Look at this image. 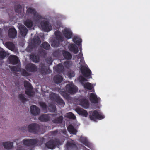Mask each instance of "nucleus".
<instances>
[{
  "instance_id": "nucleus-1",
  "label": "nucleus",
  "mask_w": 150,
  "mask_h": 150,
  "mask_svg": "<svg viewBox=\"0 0 150 150\" xmlns=\"http://www.w3.org/2000/svg\"><path fill=\"white\" fill-rule=\"evenodd\" d=\"M27 13L28 15L31 14L34 20L37 22L41 18L40 16L37 13L34 9L32 8H28L27 10Z\"/></svg>"
},
{
  "instance_id": "nucleus-2",
  "label": "nucleus",
  "mask_w": 150,
  "mask_h": 150,
  "mask_svg": "<svg viewBox=\"0 0 150 150\" xmlns=\"http://www.w3.org/2000/svg\"><path fill=\"white\" fill-rule=\"evenodd\" d=\"M50 97L51 99H54V101H56L58 104L60 105L61 107L64 106V102L58 96L56 95L54 93H51L50 95Z\"/></svg>"
},
{
  "instance_id": "nucleus-3",
  "label": "nucleus",
  "mask_w": 150,
  "mask_h": 150,
  "mask_svg": "<svg viewBox=\"0 0 150 150\" xmlns=\"http://www.w3.org/2000/svg\"><path fill=\"white\" fill-rule=\"evenodd\" d=\"M66 89L68 93L71 94L75 93L78 90L76 87L72 83L67 84L66 86Z\"/></svg>"
},
{
  "instance_id": "nucleus-4",
  "label": "nucleus",
  "mask_w": 150,
  "mask_h": 150,
  "mask_svg": "<svg viewBox=\"0 0 150 150\" xmlns=\"http://www.w3.org/2000/svg\"><path fill=\"white\" fill-rule=\"evenodd\" d=\"M24 86L26 89L25 93L29 96H32L34 94V93L32 91V87L29 82L27 81H24Z\"/></svg>"
},
{
  "instance_id": "nucleus-5",
  "label": "nucleus",
  "mask_w": 150,
  "mask_h": 150,
  "mask_svg": "<svg viewBox=\"0 0 150 150\" xmlns=\"http://www.w3.org/2000/svg\"><path fill=\"white\" fill-rule=\"evenodd\" d=\"M90 118L91 120H94L96 118L98 119H102L104 118L103 115H102L101 114H100L96 111L93 112L91 111L90 112Z\"/></svg>"
},
{
  "instance_id": "nucleus-6",
  "label": "nucleus",
  "mask_w": 150,
  "mask_h": 150,
  "mask_svg": "<svg viewBox=\"0 0 150 150\" xmlns=\"http://www.w3.org/2000/svg\"><path fill=\"white\" fill-rule=\"evenodd\" d=\"M42 29L45 31H50L52 29V27L49 23L46 21H42L41 23Z\"/></svg>"
},
{
  "instance_id": "nucleus-7",
  "label": "nucleus",
  "mask_w": 150,
  "mask_h": 150,
  "mask_svg": "<svg viewBox=\"0 0 150 150\" xmlns=\"http://www.w3.org/2000/svg\"><path fill=\"white\" fill-rule=\"evenodd\" d=\"M61 144L59 142L55 140L53 141L51 140L47 142L46 144V146L49 148L53 149L56 146L59 145Z\"/></svg>"
},
{
  "instance_id": "nucleus-8",
  "label": "nucleus",
  "mask_w": 150,
  "mask_h": 150,
  "mask_svg": "<svg viewBox=\"0 0 150 150\" xmlns=\"http://www.w3.org/2000/svg\"><path fill=\"white\" fill-rule=\"evenodd\" d=\"M81 70L82 74L85 76L88 77L90 75V71L86 67L82 66L81 68Z\"/></svg>"
},
{
  "instance_id": "nucleus-9",
  "label": "nucleus",
  "mask_w": 150,
  "mask_h": 150,
  "mask_svg": "<svg viewBox=\"0 0 150 150\" xmlns=\"http://www.w3.org/2000/svg\"><path fill=\"white\" fill-rule=\"evenodd\" d=\"M64 35L67 39L71 38L72 35V33L70 29L65 28L62 31Z\"/></svg>"
},
{
  "instance_id": "nucleus-10",
  "label": "nucleus",
  "mask_w": 150,
  "mask_h": 150,
  "mask_svg": "<svg viewBox=\"0 0 150 150\" xmlns=\"http://www.w3.org/2000/svg\"><path fill=\"white\" fill-rule=\"evenodd\" d=\"M17 34V31L14 28H11L9 29L8 34L10 38H14L16 36Z\"/></svg>"
},
{
  "instance_id": "nucleus-11",
  "label": "nucleus",
  "mask_w": 150,
  "mask_h": 150,
  "mask_svg": "<svg viewBox=\"0 0 150 150\" xmlns=\"http://www.w3.org/2000/svg\"><path fill=\"white\" fill-rule=\"evenodd\" d=\"M30 110L31 113L35 115H38L40 112L39 109L35 105L31 106Z\"/></svg>"
},
{
  "instance_id": "nucleus-12",
  "label": "nucleus",
  "mask_w": 150,
  "mask_h": 150,
  "mask_svg": "<svg viewBox=\"0 0 150 150\" xmlns=\"http://www.w3.org/2000/svg\"><path fill=\"white\" fill-rule=\"evenodd\" d=\"M18 28L21 35L22 36H25L27 31V30L26 28L22 25H20Z\"/></svg>"
},
{
  "instance_id": "nucleus-13",
  "label": "nucleus",
  "mask_w": 150,
  "mask_h": 150,
  "mask_svg": "<svg viewBox=\"0 0 150 150\" xmlns=\"http://www.w3.org/2000/svg\"><path fill=\"white\" fill-rule=\"evenodd\" d=\"M38 125L32 123L29 125L28 127V130L30 131H33L39 129Z\"/></svg>"
},
{
  "instance_id": "nucleus-14",
  "label": "nucleus",
  "mask_w": 150,
  "mask_h": 150,
  "mask_svg": "<svg viewBox=\"0 0 150 150\" xmlns=\"http://www.w3.org/2000/svg\"><path fill=\"white\" fill-rule=\"evenodd\" d=\"M26 69L29 71L34 72L36 71L37 67L34 65L30 64L28 65L26 67Z\"/></svg>"
},
{
  "instance_id": "nucleus-15",
  "label": "nucleus",
  "mask_w": 150,
  "mask_h": 150,
  "mask_svg": "<svg viewBox=\"0 0 150 150\" xmlns=\"http://www.w3.org/2000/svg\"><path fill=\"white\" fill-rule=\"evenodd\" d=\"M76 111L80 115L86 117L87 115L86 111L83 109L77 108L76 109Z\"/></svg>"
},
{
  "instance_id": "nucleus-16",
  "label": "nucleus",
  "mask_w": 150,
  "mask_h": 150,
  "mask_svg": "<svg viewBox=\"0 0 150 150\" xmlns=\"http://www.w3.org/2000/svg\"><path fill=\"white\" fill-rule=\"evenodd\" d=\"M36 143V141L34 139L25 140L23 141V144L26 146H30L34 145Z\"/></svg>"
},
{
  "instance_id": "nucleus-17",
  "label": "nucleus",
  "mask_w": 150,
  "mask_h": 150,
  "mask_svg": "<svg viewBox=\"0 0 150 150\" xmlns=\"http://www.w3.org/2000/svg\"><path fill=\"white\" fill-rule=\"evenodd\" d=\"M89 95L90 99L91 102L93 103H96L98 102V98L95 94L93 93H90Z\"/></svg>"
},
{
  "instance_id": "nucleus-18",
  "label": "nucleus",
  "mask_w": 150,
  "mask_h": 150,
  "mask_svg": "<svg viewBox=\"0 0 150 150\" xmlns=\"http://www.w3.org/2000/svg\"><path fill=\"white\" fill-rule=\"evenodd\" d=\"M69 48L71 51L73 52L75 54H76L78 52V48L75 45L72 44L69 45Z\"/></svg>"
},
{
  "instance_id": "nucleus-19",
  "label": "nucleus",
  "mask_w": 150,
  "mask_h": 150,
  "mask_svg": "<svg viewBox=\"0 0 150 150\" xmlns=\"http://www.w3.org/2000/svg\"><path fill=\"white\" fill-rule=\"evenodd\" d=\"M9 59L11 63L13 64H16L18 63V58L16 56H10L9 57Z\"/></svg>"
},
{
  "instance_id": "nucleus-20",
  "label": "nucleus",
  "mask_w": 150,
  "mask_h": 150,
  "mask_svg": "<svg viewBox=\"0 0 150 150\" xmlns=\"http://www.w3.org/2000/svg\"><path fill=\"white\" fill-rule=\"evenodd\" d=\"M51 115H47L44 114L41 115L39 118V119L42 121H46L50 119L51 117Z\"/></svg>"
},
{
  "instance_id": "nucleus-21",
  "label": "nucleus",
  "mask_w": 150,
  "mask_h": 150,
  "mask_svg": "<svg viewBox=\"0 0 150 150\" xmlns=\"http://www.w3.org/2000/svg\"><path fill=\"white\" fill-rule=\"evenodd\" d=\"M80 105L83 107L86 108L88 107V100L85 99H82L80 100Z\"/></svg>"
},
{
  "instance_id": "nucleus-22",
  "label": "nucleus",
  "mask_w": 150,
  "mask_h": 150,
  "mask_svg": "<svg viewBox=\"0 0 150 150\" xmlns=\"http://www.w3.org/2000/svg\"><path fill=\"white\" fill-rule=\"evenodd\" d=\"M4 146L7 149H10L13 146V143L10 142H6L4 143Z\"/></svg>"
},
{
  "instance_id": "nucleus-23",
  "label": "nucleus",
  "mask_w": 150,
  "mask_h": 150,
  "mask_svg": "<svg viewBox=\"0 0 150 150\" xmlns=\"http://www.w3.org/2000/svg\"><path fill=\"white\" fill-rule=\"evenodd\" d=\"M24 24L28 28L31 27L33 26V22L32 21L29 19H28L24 21Z\"/></svg>"
},
{
  "instance_id": "nucleus-24",
  "label": "nucleus",
  "mask_w": 150,
  "mask_h": 150,
  "mask_svg": "<svg viewBox=\"0 0 150 150\" xmlns=\"http://www.w3.org/2000/svg\"><path fill=\"white\" fill-rule=\"evenodd\" d=\"M54 80L55 83H60L62 81V78L60 75H57L54 77Z\"/></svg>"
},
{
  "instance_id": "nucleus-25",
  "label": "nucleus",
  "mask_w": 150,
  "mask_h": 150,
  "mask_svg": "<svg viewBox=\"0 0 150 150\" xmlns=\"http://www.w3.org/2000/svg\"><path fill=\"white\" fill-rule=\"evenodd\" d=\"M62 53L64 57L67 59H70L71 58V55L68 52L63 51Z\"/></svg>"
},
{
  "instance_id": "nucleus-26",
  "label": "nucleus",
  "mask_w": 150,
  "mask_h": 150,
  "mask_svg": "<svg viewBox=\"0 0 150 150\" xmlns=\"http://www.w3.org/2000/svg\"><path fill=\"white\" fill-rule=\"evenodd\" d=\"M6 47L11 50H13L14 48V45L11 42H7L6 43Z\"/></svg>"
},
{
  "instance_id": "nucleus-27",
  "label": "nucleus",
  "mask_w": 150,
  "mask_h": 150,
  "mask_svg": "<svg viewBox=\"0 0 150 150\" xmlns=\"http://www.w3.org/2000/svg\"><path fill=\"white\" fill-rule=\"evenodd\" d=\"M67 129L71 133L74 134L76 132V130L71 125H69L68 126Z\"/></svg>"
},
{
  "instance_id": "nucleus-28",
  "label": "nucleus",
  "mask_w": 150,
  "mask_h": 150,
  "mask_svg": "<svg viewBox=\"0 0 150 150\" xmlns=\"http://www.w3.org/2000/svg\"><path fill=\"white\" fill-rule=\"evenodd\" d=\"M6 55V52L3 49L0 50V58L3 59H4Z\"/></svg>"
},
{
  "instance_id": "nucleus-29",
  "label": "nucleus",
  "mask_w": 150,
  "mask_h": 150,
  "mask_svg": "<svg viewBox=\"0 0 150 150\" xmlns=\"http://www.w3.org/2000/svg\"><path fill=\"white\" fill-rule=\"evenodd\" d=\"M31 59L32 61L35 62H38L39 61V58L38 56L32 55L31 56Z\"/></svg>"
},
{
  "instance_id": "nucleus-30",
  "label": "nucleus",
  "mask_w": 150,
  "mask_h": 150,
  "mask_svg": "<svg viewBox=\"0 0 150 150\" xmlns=\"http://www.w3.org/2000/svg\"><path fill=\"white\" fill-rule=\"evenodd\" d=\"M73 40L74 43L77 44H79L82 42L81 39L76 36H75Z\"/></svg>"
},
{
  "instance_id": "nucleus-31",
  "label": "nucleus",
  "mask_w": 150,
  "mask_h": 150,
  "mask_svg": "<svg viewBox=\"0 0 150 150\" xmlns=\"http://www.w3.org/2000/svg\"><path fill=\"white\" fill-rule=\"evenodd\" d=\"M83 85L85 88L91 90L93 87L92 85L89 83H86Z\"/></svg>"
},
{
  "instance_id": "nucleus-32",
  "label": "nucleus",
  "mask_w": 150,
  "mask_h": 150,
  "mask_svg": "<svg viewBox=\"0 0 150 150\" xmlns=\"http://www.w3.org/2000/svg\"><path fill=\"white\" fill-rule=\"evenodd\" d=\"M81 142L86 145H87L88 144V141L86 139L83 137H81Z\"/></svg>"
},
{
  "instance_id": "nucleus-33",
  "label": "nucleus",
  "mask_w": 150,
  "mask_h": 150,
  "mask_svg": "<svg viewBox=\"0 0 150 150\" xmlns=\"http://www.w3.org/2000/svg\"><path fill=\"white\" fill-rule=\"evenodd\" d=\"M15 10L16 12L18 13H20L22 11L23 9L21 8V6H18L16 8Z\"/></svg>"
},
{
  "instance_id": "nucleus-34",
  "label": "nucleus",
  "mask_w": 150,
  "mask_h": 150,
  "mask_svg": "<svg viewBox=\"0 0 150 150\" xmlns=\"http://www.w3.org/2000/svg\"><path fill=\"white\" fill-rule=\"evenodd\" d=\"M62 117H60L58 119L53 120V122L54 123H60L62 122Z\"/></svg>"
},
{
  "instance_id": "nucleus-35",
  "label": "nucleus",
  "mask_w": 150,
  "mask_h": 150,
  "mask_svg": "<svg viewBox=\"0 0 150 150\" xmlns=\"http://www.w3.org/2000/svg\"><path fill=\"white\" fill-rule=\"evenodd\" d=\"M48 108L51 112H54L55 110V107L54 105H50Z\"/></svg>"
},
{
  "instance_id": "nucleus-36",
  "label": "nucleus",
  "mask_w": 150,
  "mask_h": 150,
  "mask_svg": "<svg viewBox=\"0 0 150 150\" xmlns=\"http://www.w3.org/2000/svg\"><path fill=\"white\" fill-rule=\"evenodd\" d=\"M55 34L57 38L59 39V40L62 41L60 36V33L59 31H57L55 32Z\"/></svg>"
},
{
  "instance_id": "nucleus-37",
  "label": "nucleus",
  "mask_w": 150,
  "mask_h": 150,
  "mask_svg": "<svg viewBox=\"0 0 150 150\" xmlns=\"http://www.w3.org/2000/svg\"><path fill=\"white\" fill-rule=\"evenodd\" d=\"M42 47L46 49H48L50 47V45L46 42H44L42 44Z\"/></svg>"
},
{
  "instance_id": "nucleus-38",
  "label": "nucleus",
  "mask_w": 150,
  "mask_h": 150,
  "mask_svg": "<svg viewBox=\"0 0 150 150\" xmlns=\"http://www.w3.org/2000/svg\"><path fill=\"white\" fill-rule=\"evenodd\" d=\"M67 117L70 118H72L73 119H75L76 118V117L74 116L71 112H69L67 114Z\"/></svg>"
},
{
  "instance_id": "nucleus-39",
  "label": "nucleus",
  "mask_w": 150,
  "mask_h": 150,
  "mask_svg": "<svg viewBox=\"0 0 150 150\" xmlns=\"http://www.w3.org/2000/svg\"><path fill=\"white\" fill-rule=\"evenodd\" d=\"M34 42L36 44H39L40 43V41L38 38H36L35 37L34 39Z\"/></svg>"
},
{
  "instance_id": "nucleus-40",
  "label": "nucleus",
  "mask_w": 150,
  "mask_h": 150,
  "mask_svg": "<svg viewBox=\"0 0 150 150\" xmlns=\"http://www.w3.org/2000/svg\"><path fill=\"white\" fill-rule=\"evenodd\" d=\"M40 106L43 109H46L47 106L45 103L43 102H40L39 103Z\"/></svg>"
},
{
  "instance_id": "nucleus-41",
  "label": "nucleus",
  "mask_w": 150,
  "mask_h": 150,
  "mask_svg": "<svg viewBox=\"0 0 150 150\" xmlns=\"http://www.w3.org/2000/svg\"><path fill=\"white\" fill-rule=\"evenodd\" d=\"M74 73L72 71H70L68 73V77L70 78L74 77Z\"/></svg>"
},
{
  "instance_id": "nucleus-42",
  "label": "nucleus",
  "mask_w": 150,
  "mask_h": 150,
  "mask_svg": "<svg viewBox=\"0 0 150 150\" xmlns=\"http://www.w3.org/2000/svg\"><path fill=\"white\" fill-rule=\"evenodd\" d=\"M80 81L82 83V82L84 81H87V80L82 76H80L79 78Z\"/></svg>"
},
{
  "instance_id": "nucleus-43",
  "label": "nucleus",
  "mask_w": 150,
  "mask_h": 150,
  "mask_svg": "<svg viewBox=\"0 0 150 150\" xmlns=\"http://www.w3.org/2000/svg\"><path fill=\"white\" fill-rule=\"evenodd\" d=\"M63 67L61 65L59 64L57 66V68L59 70H60V71H62V69Z\"/></svg>"
},
{
  "instance_id": "nucleus-44",
  "label": "nucleus",
  "mask_w": 150,
  "mask_h": 150,
  "mask_svg": "<svg viewBox=\"0 0 150 150\" xmlns=\"http://www.w3.org/2000/svg\"><path fill=\"white\" fill-rule=\"evenodd\" d=\"M59 45V43H58L57 44H55V42H53L52 44V46L53 47H56L57 46Z\"/></svg>"
},
{
  "instance_id": "nucleus-45",
  "label": "nucleus",
  "mask_w": 150,
  "mask_h": 150,
  "mask_svg": "<svg viewBox=\"0 0 150 150\" xmlns=\"http://www.w3.org/2000/svg\"><path fill=\"white\" fill-rule=\"evenodd\" d=\"M19 97L22 100L24 99V98L23 95L22 94H21L19 95Z\"/></svg>"
},
{
  "instance_id": "nucleus-46",
  "label": "nucleus",
  "mask_w": 150,
  "mask_h": 150,
  "mask_svg": "<svg viewBox=\"0 0 150 150\" xmlns=\"http://www.w3.org/2000/svg\"><path fill=\"white\" fill-rule=\"evenodd\" d=\"M14 70L15 71H19V70H20V69L19 68H18V69H14Z\"/></svg>"
},
{
  "instance_id": "nucleus-47",
  "label": "nucleus",
  "mask_w": 150,
  "mask_h": 150,
  "mask_svg": "<svg viewBox=\"0 0 150 150\" xmlns=\"http://www.w3.org/2000/svg\"><path fill=\"white\" fill-rule=\"evenodd\" d=\"M52 62V60L51 59H50V61H49V62H47V63L49 64H51Z\"/></svg>"
},
{
  "instance_id": "nucleus-48",
  "label": "nucleus",
  "mask_w": 150,
  "mask_h": 150,
  "mask_svg": "<svg viewBox=\"0 0 150 150\" xmlns=\"http://www.w3.org/2000/svg\"><path fill=\"white\" fill-rule=\"evenodd\" d=\"M45 93L46 95L47 94H48V93L47 92H45Z\"/></svg>"
},
{
  "instance_id": "nucleus-49",
  "label": "nucleus",
  "mask_w": 150,
  "mask_h": 150,
  "mask_svg": "<svg viewBox=\"0 0 150 150\" xmlns=\"http://www.w3.org/2000/svg\"><path fill=\"white\" fill-rule=\"evenodd\" d=\"M24 75H27L26 74H24V73L23 72V74Z\"/></svg>"
},
{
  "instance_id": "nucleus-50",
  "label": "nucleus",
  "mask_w": 150,
  "mask_h": 150,
  "mask_svg": "<svg viewBox=\"0 0 150 150\" xmlns=\"http://www.w3.org/2000/svg\"><path fill=\"white\" fill-rule=\"evenodd\" d=\"M66 62H65V64H66Z\"/></svg>"
},
{
  "instance_id": "nucleus-51",
  "label": "nucleus",
  "mask_w": 150,
  "mask_h": 150,
  "mask_svg": "<svg viewBox=\"0 0 150 150\" xmlns=\"http://www.w3.org/2000/svg\"><path fill=\"white\" fill-rule=\"evenodd\" d=\"M24 72H25V70H24Z\"/></svg>"
}]
</instances>
